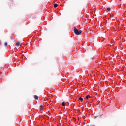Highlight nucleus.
Listing matches in <instances>:
<instances>
[{
    "mask_svg": "<svg viewBox=\"0 0 126 126\" xmlns=\"http://www.w3.org/2000/svg\"><path fill=\"white\" fill-rule=\"evenodd\" d=\"M74 33L77 35H79L82 33V31H79L78 29H77L76 28H74Z\"/></svg>",
    "mask_w": 126,
    "mask_h": 126,
    "instance_id": "obj_1",
    "label": "nucleus"
},
{
    "mask_svg": "<svg viewBox=\"0 0 126 126\" xmlns=\"http://www.w3.org/2000/svg\"><path fill=\"white\" fill-rule=\"evenodd\" d=\"M96 117H94V119H96Z\"/></svg>",
    "mask_w": 126,
    "mask_h": 126,
    "instance_id": "obj_11",
    "label": "nucleus"
},
{
    "mask_svg": "<svg viewBox=\"0 0 126 126\" xmlns=\"http://www.w3.org/2000/svg\"><path fill=\"white\" fill-rule=\"evenodd\" d=\"M93 58H94V57H92V59H93Z\"/></svg>",
    "mask_w": 126,
    "mask_h": 126,
    "instance_id": "obj_12",
    "label": "nucleus"
},
{
    "mask_svg": "<svg viewBox=\"0 0 126 126\" xmlns=\"http://www.w3.org/2000/svg\"><path fill=\"white\" fill-rule=\"evenodd\" d=\"M4 45L5 47H7L8 46V43H7V42H5Z\"/></svg>",
    "mask_w": 126,
    "mask_h": 126,
    "instance_id": "obj_8",
    "label": "nucleus"
},
{
    "mask_svg": "<svg viewBox=\"0 0 126 126\" xmlns=\"http://www.w3.org/2000/svg\"><path fill=\"white\" fill-rule=\"evenodd\" d=\"M79 100H80L82 102L83 101V99L82 98H81V97L79 98Z\"/></svg>",
    "mask_w": 126,
    "mask_h": 126,
    "instance_id": "obj_7",
    "label": "nucleus"
},
{
    "mask_svg": "<svg viewBox=\"0 0 126 126\" xmlns=\"http://www.w3.org/2000/svg\"><path fill=\"white\" fill-rule=\"evenodd\" d=\"M58 7V4H54V8H57Z\"/></svg>",
    "mask_w": 126,
    "mask_h": 126,
    "instance_id": "obj_6",
    "label": "nucleus"
},
{
    "mask_svg": "<svg viewBox=\"0 0 126 126\" xmlns=\"http://www.w3.org/2000/svg\"><path fill=\"white\" fill-rule=\"evenodd\" d=\"M111 10V8H107V11H110Z\"/></svg>",
    "mask_w": 126,
    "mask_h": 126,
    "instance_id": "obj_10",
    "label": "nucleus"
},
{
    "mask_svg": "<svg viewBox=\"0 0 126 126\" xmlns=\"http://www.w3.org/2000/svg\"><path fill=\"white\" fill-rule=\"evenodd\" d=\"M64 0H63V1H64Z\"/></svg>",
    "mask_w": 126,
    "mask_h": 126,
    "instance_id": "obj_13",
    "label": "nucleus"
},
{
    "mask_svg": "<svg viewBox=\"0 0 126 126\" xmlns=\"http://www.w3.org/2000/svg\"><path fill=\"white\" fill-rule=\"evenodd\" d=\"M20 43L19 42H16V46L18 47L20 46Z\"/></svg>",
    "mask_w": 126,
    "mask_h": 126,
    "instance_id": "obj_3",
    "label": "nucleus"
},
{
    "mask_svg": "<svg viewBox=\"0 0 126 126\" xmlns=\"http://www.w3.org/2000/svg\"><path fill=\"white\" fill-rule=\"evenodd\" d=\"M90 95H87V96H86V99H90Z\"/></svg>",
    "mask_w": 126,
    "mask_h": 126,
    "instance_id": "obj_4",
    "label": "nucleus"
},
{
    "mask_svg": "<svg viewBox=\"0 0 126 126\" xmlns=\"http://www.w3.org/2000/svg\"><path fill=\"white\" fill-rule=\"evenodd\" d=\"M62 106H63V107L65 106V102H63L61 104Z\"/></svg>",
    "mask_w": 126,
    "mask_h": 126,
    "instance_id": "obj_2",
    "label": "nucleus"
},
{
    "mask_svg": "<svg viewBox=\"0 0 126 126\" xmlns=\"http://www.w3.org/2000/svg\"><path fill=\"white\" fill-rule=\"evenodd\" d=\"M34 99H35V100H38V96L34 95Z\"/></svg>",
    "mask_w": 126,
    "mask_h": 126,
    "instance_id": "obj_5",
    "label": "nucleus"
},
{
    "mask_svg": "<svg viewBox=\"0 0 126 126\" xmlns=\"http://www.w3.org/2000/svg\"><path fill=\"white\" fill-rule=\"evenodd\" d=\"M40 110H42V109H43V106L42 105H40Z\"/></svg>",
    "mask_w": 126,
    "mask_h": 126,
    "instance_id": "obj_9",
    "label": "nucleus"
}]
</instances>
